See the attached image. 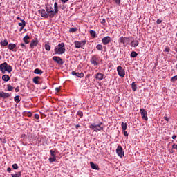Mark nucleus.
I'll return each mask as SVG.
<instances>
[{
    "label": "nucleus",
    "mask_w": 177,
    "mask_h": 177,
    "mask_svg": "<svg viewBox=\"0 0 177 177\" xmlns=\"http://www.w3.org/2000/svg\"><path fill=\"white\" fill-rule=\"evenodd\" d=\"M46 10L47 12L48 17H50V19H53V17H55V15L59 13V5H57V2H55L54 3V10Z\"/></svg>",
    "instance_id": "obj_1"
},
{
    "label": "nucleus",
    "mask_w": 177,
    "mask_h": 177,
    "mask_svg": "<svg viewBox=\"0 0 177 177\" xmlns=\"http://www.w3.org/2000/svg\"><path fill=\"white\" fill-rule=\"evenodd\" d=\"M12 66L8 64V63L4 62L0 64V71H1L2 74H5L6 71L7 73H12Z\"/></svg>",
    "instance_id": "obj_2"
},
{
    "label": "nucleus",
    "mask_w": 177,
    "mask_h": 177,
    "mask_svg": "<svg viewBox=\"0 0 177 177\" xmlns=\"http://www.w3.org/2000/svg\"><path fill=\"white\" fill-rule=\"evenodd\" d=\"M54 52L55 55H63L66 52V47L64 43H59L57 47H55Z\"/></svg>",
    "instance_id": "obj_3"
},
{
    "label": "nucleus",
    "mask_w": 177,
    "mask_h": 177,
    "mask_svg": "<svg viewBox=\"0 0 177 177\" xmlns=\"http://www.w3.org/2000/svg\"><path fill=\"white\" fill-rule=\"evenodd\" d=\"M89 128L92 129V131H93L94 132H97L103 131L104 127H103V122H99L97 124H96L95 123L91 124L89 126Z\"/></svg>",
    "instance_id": "obj_4"
},
{
    "label": "nucleus",
    "mask_w": 177,
    "mask_h": 177,
    "mask_svg": "<svg viewBox=\"0 0 177 177\" xmlns=\"http://www.w3.org/2000/svg\"><path fill=\"white\" fill-rule=\"evenodd\" d=\"M120 45H123V46H127L129 44V37H120L118 40Z\"/></svg>",
    "instance_id": "obj_5"
},
{
    "label": "nucleus",
    "mask_w": 177,
    "mask_h": 177,
    "mask_svg": "<svg viewBox=\"0 0 177 177\" xmlns=\"http://www.w3.org/2000/svg\"><path fill=\"white\" fill-rule=\"evenodd\" d=\"M117 71L119 77H122V78L125 77V71L122 68V66H118L117 67Z\"/></svg>",
    "instance_id": "obj_6"
},
{
    "label": "nucleus",
    "mask_w": 177,
    "mask_h": 177,
    "mask_svg": "<svg viewBox=\"0 0 177 177\" xmlns=\"http://www.w3.org/2000/svg\"><path fill=\"white\" fill-rule=\"evenodd\" d=\"M140 113L141 114L142 120H145V121H147L149 120V118L147 117V111H146V109H140Z\"/></svg>",
    "instance_id": "obj_7"
},
{
    "label": "nucleus",
    "mask_w": 177,
    "mask_h": 177,
    "mask_svg": "<svg viewBox=\"0 0 177 177\" xmlns=\"http://www.w3.org/2000/svg\"><path fill=\"white\" fill-rule=\"evenodd\" d=\"M116 153L120 158H122L124 157V150L122 149V147L121 145L118 146L116 149Z\"/></svg>",
    "instance_id": "obj_8"
},
{
    "label": "nucleus",
    "mask_w": 177,
    "mask_h": 177,
    "mask_svg": "<svg viewBox=\"0 0 177 177\" xmlns=\"http://www.w3.org/2000/svg\"><path fill=\"white\" fill-rule=\"evenodd\" d=\"M53 62H55V63H57V64H59L60 66L64 64V62L60 57L54 56L53 57Z\"/></svg>",
    "instance_id": "obj_9"
},
{
    "label": "nucleus",
    "mask_w": 177,
    "mask_h": 177,
    "mask_svg": "<svg viewBox=\"0 0 177 177\" xmlns=\"http://www.w3.org/2000/svg\"><path fill=\"white\" fill-rule=\"evenodd\" d=\"M74 44H75V48H77V49H80V48H81V46H84V45H85L86 44V40H83L81 41H75L74 42Z\"/></svg>",
    "instance_id": "obj_10"
},
{
    "label": "nucleus",
    "mask_w": 177,
    "mask_h": 177,
    "mask_svg": "<svg viewBox=\"0 0 177 177\" xmlns=\"http://www.w3.org/2000/svg\"><path fill=\"white\" fill-rule=\"evenodd\" d=\"M102 42L103 45H109V44L111 42V37H110V36L104 37L102 39Z\"/></svg>",
    "instance_id": "obj_11"
},
{
    "label": "nucleus",
    "mask_w": 177,
    "mask_h": 177,
    "mask_svg": "<svg viewBox=\"0 0 177 177\" xmlns=\"http://www.w3.org/2000/svg\"><path fill=\"white\" fill-rule=\"evenodd\" d=\"M91 64H93L94 66H99V59L96 57V55H94L91 57L90 60Z\"/></svg>",
    "instance_id": "obj_12"
},
{
    "label": "nucleus",
    "mask_w": 177,
    "mask_h": 177,
    "mask_svg": "<svg viewBox=\"0 0 177 177\" xmlns=\"http://www.w3.org/2000/svg\"><path fill=\"white\" fill-rule=\"evenodd\" d=\"M9 50H12V52H17V48H16V44L13 43H10L8 44Z\"/></svg>",
    "instance_id": "obj_13"
},
{
    "label": "nucleus",
    "mask_w": 177,
    "mask_h": 177,
    "mask_svg": "<svg viewBox=\"0 0 177 177\" xmlns=\"http://www.w3.org/2000/svg\"><path fill=\"white\" fill-rule=\"evenodd\" d=\"M71 74L73 75H75V77H77L78 78H84V73H82V72L78 73V72H75V71H72Z\"/></svg>",
    "instance_id": "obj_14"
},
{
    "label": "nucleus",
    "mask_w": 177,
    "mask_h": 177,
    "mask_svg": "<svg viewBox=\"0 0 177 177\" xmlns=\"http://www.w3.org/2000/svg\"><path fill=\"white\" fill-rule=\"evenodd\" d=\"M39 15H41V17L48 19V14L45 10H44V9L39 10Z\"/></svg>",
    "instance_id": "obj_15"
},
{
    "label": "nucleus",
    "mask_w": 177,
    "mask_h": 177,
    "mask_svg": "<svg viewBox=\"0 0 177 177\" xmlns=\"http://www.w3.org/2000/svg\"><path fill=\"white\" fill-rule=\"evenodd\" d=\"M0 97H3V99H8V97H10V94H9L8 93L1 91Z\"/></svg>",
    "instance_id": "obj_16"
},
{
    "label": "nucleus",
    "mask_w": 177,
    "mask_h": 177,
    "mask_svg": "<svg viewBox=\"0 0 177 177\" xmlns=\"http://www.w3.org/2000/svg\"><path fill=\"white\" fill-rule=\"evenodd\" d=\"M39 80H41V77L36 76L33 78L32 81L34 84H36V85H39L40 84H41V82H39Z\"/></svg>",
    "instance_id": "obj_17"
},
{
    "label": "nucleus",
    "mask_w": 177,
    "mask_h": 177,
    "mask_svg": "<svg viewBox=\"0 0 177 177\" xmlns=\"http://www.w3.org/2000/svg\"><path fill=\"white\" fill-rule=\"evenodd\" d=\"M95 78H96V80H103V78H104V74L101 73H97L95 75Z\"/></svg>",
    "instance_id": "obj_18"
},
{
    "label": "nucleus",
    "mask_w": 177,
    "mask_h": 177,
    "mask_svg": "<svg viewBox=\"0 0 177 177\" xmlns=\"http://www.w3.org/2000/svg\"><path fill=\"white\" fill-rule=\"evenodd\" d=\"M138 45H139V41H138V40H133L131 42V48H136V46H138Z\"/></svg>",
    "instance_id": "obj_19"
},
{
    "label": "nucleus",
    "mask_w": 177,
    "mask_h": 177,
    "mask_svg": "<svg viewBox=\"0 0 177 177\" xmlns=\"http://www.w3.org/2000/svg\"><path fill=\"white\" fill-rule=\"evenodd\" d=\"M38 45V41L37 40H32L30 44V48H34V46H37Z\"/></svg>",
    "instance_id": "obj_20"
},
{
    "label": "nucleus",
    "mask_w": 177,
    "mask_h": 177,
    "mask_svg": "<svg viewBox=\"0 0 177 177\" xmlns=\"http://www.w3.org/2000/svg\"><path fill=\"white\" fill-rule=\"evenodd\" d=\"M23 41L25 44H30V36L28 35H26L24 38H23Z\"/></svg>",
    "instance_id": "obj_21"
},
{
    "label": "nucleus",
    "mask_w": 177,
    "mask_h": 177,
    "mask_svg": "<svg viewBox=\"0 0 177 177\" xmlns=\"http://www.w3.org/2000/svg\"><path fill=\"white\" fill-rule=\"evenodd\" d=\"M21 22L18 23V26L24 28L26 27V21L24 19H21Z\"/></svg>",
    "instance_id": "obj_22"
},
{
    "label": "nucleus",
    "mask_w": 177,
    "mask_h": 177,
    "mask_svg": "<svg viewBox=\"0 0 177 177\" xmlns=\"http://www.w3.org/2000/svg\"><path fill=\"white\" fill-rule=\"evenodd\" d=\"M3 81H5L6 82H8L9 80H10V77H9L8 75H4L2 76Z\"/></svg>",
    "instance_id": "obj_23"
},
{
    "label": "nucleus",
    "mask_w": 177,
    "mask_h": 177,
    "mask_svg": "<svg viewBox=\"0 0 177 177\" xmlns=\"http://www.w3.org/2000/svg\"><path fill=\"white\" fill-rule=\"evenodd\" d=\"M35 74H44V71L39 68H36L34 70Z\"/></svg>",
    "instance_id": "obj_24"
},
{
    "label": "nucleus",
    "mask_w": 177,
    "mask_h": 177,
    "mask_svg": "<svg viewBox=\"0 0 177 177\" xmlns=\"http://www.w3.org/2000/svg\"><path fill=\"white\" fill-rule=\"evenodd\" d=\"M0 45L1 46H8V40L7 39H5L4 41H1L0 42Z\"/></svg>",
    "instance_id": "obj_25"
},
{
    "label": "nucleus",
    "mask_w": 177,
    "mask_h": 177,
    "mask_svg": "<svg viewBox=\"0 0 177 177\" xmlns=\"http://www.w3.org/2000/svg\"><path fill=\"white\" fill-rule=\"evenodd\" d=\"M96 49L100 52H103V46H102V44H98L96 46Z\"/></svg>",
    "instance_id": "obj_26"
},
{
    "label": "nucleus",
    "mask_w": 177,
    "mask_h": 177,
    "mask_svg": "<svg viewBox=\"0 0 177 177\" xmlns=\"http://www.w3.org/2000/svg\"><path fill=\"white\" fill-rule=\"evenodd\" d=\"M12 177H21V171H19L18 173L16 174H11Z\"/></svg>",
    "instance_id": "obj_27"
},
{
    "label": "nucleus",
    "mask_w": 177,
    "mask_h": 177,
    "mask_svg": "<svg viewBox=\"0 0 177 177\" xmlns=\"http://www.w3.org/2000/svg\"><path fill=\"white\" fill-rule=\"evenodd\" d=\"M90 165H91V167L92 169H98L97 166L95 163H93V162H91Z\"/></svg>",
    "instance_id": "obj_28"
},
{
    "label": "nucleus",
    "mask_w": 177,
    "mask_h": 177,
    "mask_svg": "<svg viewBox=\"0 0 177 177\" xmlns=\"http://www.w3.org/2000/svg\"><path fill=\"white\" fill-rule=\"evenodd\" d=\"M122 129V131H127V123H124V122L121 124Z\"/></svg>",
    "instance_id": "obj_29"
},
{
    "label": "nucleus",
    "mask_w": 177,
    "mask_h": 177,
    "mask_svg": "<svg viewBox=\"0 0 177 177\" xmlns=\"http://www.w3.org/2000/svg\"><path fill=\"white\" fill-rule=\"evenodd\" d=\"M131 88H132V90L134 91H136V89H138V87L136 86V83L135 82H133L131 84Z\"/></svg>",
    "instance_id": "obj_30"
},
{
    "label": "nucleus",
    "mask_w": 177,
    "mask_h": 177,
    "mask_svg": "<svg viewBox=\"0 0 177 177\" xmlns=\"http://www.w3.org/2000/svg\"><path fill=\"white\" fill-rule=\"evenodd\" d=\"M7 89H8V92H10V91H13V89H15V88L13 86H12L10 84H8Z\"/></svg>",
    "instance_id": "obj_31"
},
{
    "label": "nucleus",
    "mask_w": 177,
    "mask_h": 177,
    "mask_svg": "<svg viewBox=\"0 0 177 177\" xmlns=\"http://www.w3.org/2000/svg\"><path fill=\"white\" fill-rule=\"evenodd\" d=\"M48 161L50 162H55V161H56V156H52L51 158H49Z\"/></svg>",
    "instance_id": "obj_32"
},
{
    "label": "nucleus",
    "mask_w": 177,
    "mask_h": 177,
    "mask_svg": "<svg viewBox=\"0 0 177 177\" xmlns=\"http://www.w3.org/2000/svg\"><path fill=\"white\" fill-rule=\"evenodd\" d=\"M90 34L93 38L96 37V32L94 30H90Z\"/></svg>",
    "instance_id": "obj_33"
},
{
    "label": "nucleus",
    "mask_w": 177,
    "mask_h": 177,
    "mask_svg": "<svg viewBox=\"0 0 177 177\" xmlns=\"http://www.w3.org/2000/svg\"><path fill=\"white\" fill-rule=\"evenodd\" d=\"M14 100L16 102V103H19L20 102V97L19 95H16L14 97Z\"/></svg>",
    "instance_id": "obj_34"
},
{
    "label": "nucleus",
    "mask_w": 177,
    "mask_h": 177,
    "mask_svg": "<svg viewBox=\"0 0 177 177\" xmlns=\"http://www.w3.org/2000/svg\"><path fill=\"white\" fill-rule=\"evenodd\" d=\"M77 115L80 118H82V117H84V113H82V111H77Z\"/></svg>",
    "instance_id": "obj_35"
},
{
    "label": "nucleus",
    "mask_w": 177,
    "mask_h": 177,
    "mask_svg": "<svg viewBox=\"0 0 177 177\" xmlns=\"http://www.w3.org/2000/svg\"><path fill=\"white\" fill-rule=\"evenodd\" d=\"M51 157H56V151L50 150V151Z\"/></svg>",
    "instance_id": "obj_36"
},
{
    "label": "nucleus",
    "mask_w": 177,
    "mask_h": 177,
    "mask_svg": "<svg viewBox=\"0 0 177 177\" xmlns=\"http://www.w3.org/2000/svg\"><path fill=\"white\" fill-rule=\"evenodd\" d=\"M46 10H53V8L50 5L46 6Z\"/></svg>",
    "instance_id": "obj_37"
},
{
    "label": "nucleus",
    "mask_w": 177,
    "mask_h": 177,
    "mask_svg": "<svg viewBox=\"0 0 177 177\" xmlns=\"http://www.w3.org/2000/svg\"><path fill=\"white\" fill-rule=\"evenodd\" d=\"M44 48L46 49V50H47L48 52H49V50H50V46L49 44H45L44 45Z\"/></svg>",
    "instance_id": "obj_38"
},
{
    "label": "nucleus",
    "mask_w": 177,
    "mask_h": 177,
    "mask_svg": "<svg viewBox=\"0 0 177 177\" xmlns=\"http://www.w3.org/2000/svg\"><path fill=\"white\" fill-rule=\"evenodd\" d=\"M136 56H138V53L135 51H132L131 53V57H136Z\"/></svg>",
    "instance_id": "obj_39"
},
{
    "label": "nucleus",
    "mask_w": 177,
    "mask_h": 177,
    "mask_svg": "<svg viewBox=\"0 0 177 177\" xmlns=\"http://www.w3.org/2000/svg\"><path fill=\"white\" fill-rule=\"evenodd\" d=\"M77 31V28H70L69 30V32H76Z\"/></svg>",
    "instance_id": "obj_40"
},
{
    "label": "nucleus",
    "mask_w": 177,
    "mask_h": 177,
    "mask_svg": "<svg viewBox=\"0 0 177 177\" xmlns=\"http://www.w3.org/2000/svg\"><path fill=\"white\" fill-rule=\"evenodd\" d=\"M13 169H19V166L17 165V164L15 163L12 165Z\"/></svg>",
    "instance_id": "obj_41"
},
{
    "label": "nucleus",
    "mask_w": 177,
    "mask_h": 177,
    "mask_svg": "<svg viewBox=\"0 0 177 177\" xmlns=\"http://www.w3.org/2000/svg\"><path fill=\"white\" fill-rule=\"evenodd\" d=\"M172 82H175V81H177V75L171 77Z\"/></svg>",
    "instance_id": "obj_42"
},
{
    "label": "nucleus",
    "mask_w": 177,
    "mask_h": 177,
    "mask_svg": "<svg viewBox=\"0 0 177 177\" xmlns=\"http://www.w3.org/2000/svg\"><path fill=\"white\" fill-rule=\"evenodd\" d=\"M113 1L116 5H120V3H121V0H113Z\"/></svg>",
    "instance_id": "obj_43"
},
{
    "label": "nucleus",
    "mask_w": 177,
    "mask_h": 177,
    "mask_svg": "<svg viewBox=\"0 0 177 177\" xmlns=\"http://www.w3.org/2000/svg\"><path fill=\"white\" fill-rule=\"evenodd\" d=\"M162 23V20L161 19H157L156 24H161Z\"/></svg>",
    "instance_id": "obj_44"
},
{
    "label": "nucleus",
    "mask_w": 177,
    "mask_h": 177,
    "mask_svg": "<svg viewBox=\"0 0 177 177\" xmlns=\"http://www.w3.org/2000/svg\"><path fill=\"white\" fill-rule=\"evenodd\" d=\"M171 51V48L169 47H166L165 49V52H170Z\"/></svg>",
    "instance_id": "obj_45"
},
{
    "label": "nucleus",
    "mask_w": 177,
    "mask_h": 177,
    "mask_svg": "<svg viewBox=\"0 0 177 177\" xmlns=\"http://www.w3.org/2000/svg\"><path fill=\"white\" fill-rule=\"evenodd\" d=\"M35 118L36 120H39V114H35Z\"/></svg>",
    "instance_id": "obj_46"
},
{
    "label": "nucleus",
    "mask_w": 177,
    "mask_h": 177,
    "mask_svg": "<svg viewBox=\"0 0 177 177\" xmlns=\"http://www.w3.org/2000/svg\"><path fill=\"white\" fill-rule=\"evenodd\" d=\"M172 149H175L176 150H177V144H174L172 145Z\"/></svg>",
    "instance_id": "obj_47"
},
{
    "label": "nucleus",
    "mask_w": 177,
    "mask_h": 177,
    "mask_svg": "<svg viewBox=\"0 0 177 177\" xmlns=\"http://www.w3.org/2000/svg\"><path fill=\"white\" fill-rule=\"evenodd\" d=\"M19 45H20L21 48H22V49H24V48H26V45L23 43L20 44Z\"/></svg>",
    "instance_id": "obj_48"
},
{
    "label": "nucleus",
    "mask_w": 177,
    "mask_h": 177,
    "mask_svg": "<svg viewBox=\"0 0 177 177\" xmlns=\"http://www.w3.org/2000/svg\"><path fill=\"white\" fill-rule=\"evenodd\" d=\"M123 133L125 136H128V132L127 131H123Z\"/></svg>",
    "instance_id": "obj_49"
},
{
    "label": "nucleus",
    "mask_w": 177,
    "mask_h": 177,
    "mask_svg": "<svg viewBox=\"0 0 177 177\" xmlns=\"http://www.w3.org/2000/svg\"><path fill=\"white\" fill-rule=\"evenodd\" d=\"M11 171H12V168L10 167L7 168V172H11Z\"/></svg>",
    "instance_id": "obj_50"
},
{
    "label": "nucleus",
    "mask_w": 177,
    "mask_h": 177,
    "mask_svg": "<svg viewBox=\"0 0 177 177\" xmlns=\"http://www.w3.org/2000/svg\"><path fill=\"white\" fill-rule=\"evenodd\" d=\"M46 88H48L47 86H44L41 87V89H42L43 91H45V89H46Z\"/></svg>",
    "instance_id": "obj_51"
},
{
    "label": "nucleus",
    "mask_w": 177,
    "mask_h": 177,
    "mask_svg": "<svg viewBox=\"0 0 177 177\" xmlns=\"http://www.w3.org/2000/svg\"><path fill=\"white\" fill-rule=\"evenodd\" d=\"M55 91L56 92H60V88L59 87L55 88Z\"/></svg>",
    "instance_id": "obj_52"
},
{
    "label": "nucleus",
    "mask_w": 177,
    "mask_h": 177,
    "mask_svg": "<svg viewBox=\"0 0 177 177\" xmlns=\"http://www.w3.org/2000/svg\"><path fill=\"white\" fill-rule=\"evenodd\" d=\"M62 3H66V2H68V0H61Z\"/></svg>",
    "instance_id": "obj_53"
},
{
    "label": "nucleus",
    "mask_w": 177,
    "mask_h": 177,
    "mask_svg": "<svg viewBox=\"0 0 177 177\" xmlns=\"http://www.w3.org/2000/svg\"><path fill=\"white\" fill-rule=\"evenodd\" d=\"M20 91V89L19 88V86H17L16 88H15V92H19Z\"/></svg>",
    "instance_id": "obj_54"
},
{
    "label": "nucleus",
    "mask_w": 177,
    "mask_h": 177,
    "mask_svg": "<svg viewBox=\"0 0 177 177\" xmlns=\"http://www.w3.org/2000/svg\"><path fill=\"white\" fill-rule=\"evenodd\" d=\"M80 127H81V125H80V124L75 125L76 129H78Z\"/></svg>",
    "instance_id": "obj_55"
},
{
    "label": "nucleus",
    "mask_w": 177,
    "mask_h": 177,
    "mask_svg": "<svg viewBox=\"0 0 177 177\" xmlns=\"http://www.w3.org/2000/svg\"><path fill=\"white\" fill-rule=\"evenodd\" d=\"M23 28H23V26H21V28H19V31L20 32L23 31Z\"/></svg>",
    "instance_id": "obj_56"
},
{
    "label": "nucleus",
    "mask_w": 177,
    "mask_h": 177,
    "mask_svg": "<svg viewBox=\"0 0 177 177\" xmlns=\"http://www.w3.org/2000/svg\"><path fill=\"white\" fill-rule=\"evenodd\" d=\"M164 118H165V120L166 121H167V122L169 121V119H168V118L165 117Z\"/></svg>",
    "instance_id": "obj_57"
},
{
    "label": "nucleus",
    "mask_w": 177,
    "mask_h": 177,
    "mask_svg": "<svg viewBox=\"0 0 177 177\" xmlns=\"http://www.w3.org/2000/svg\"><path fill=\"white\" fill-rule=\"evenodd\" d=\"M172 139H174V140L176 139V136L174 135V136H172Z\"/></svg>",
    "instance_id": "obj_58"
},
{
    "label": "nucleus",
    "mask_w": 177,
    "mask_h": 177,
    "mask_svg": "<svg viewBox=\"0 0 177 177\" xmlns=\"http://www.w3.org/2000/svg\"><path fill=\"white\" fill-rule=\"evenodd\" d=\"M89 77H91V74L87 75V78H89Z\"/></svg>",
    "instance_id": "obj_59"
},
{
    "label": "nucleus",
    "mask_w": 177,
    "mask_h": 177,
    "mask_svg": "<svg viewBox=\"0 0 177 177\" xmlns=\"http://www.w3.org/2000/svg\"><path fill=\"white\" fill-rule=\"evenodd\" d=\"M17 20H20V17H17Z\"/></svg>",
    "instance_id": "obj_60"
}]
</instances>
